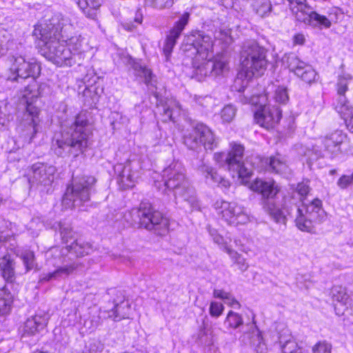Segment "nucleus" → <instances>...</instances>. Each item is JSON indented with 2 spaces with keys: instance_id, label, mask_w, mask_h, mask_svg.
Here are the masks:
<instances>
[{
  "instance_id": "49",
  "label": "nucleus",
  "mask_w": 353,
  "mask_h": 353,
  "mask_svg": "<svg viewBox=\"0 0 353 353\" xmlns=\"http://www.w3.org/2000/svg\"><path fill=\"white\" fill-rule=\"evenodd\" d=\"M43 226V222L39 216L32 218L27 225L28 230H30L33 235H37L38 232L40 231Z\"/></svg>"
},
{
  "instance_id": "23",
  "label": "nucleus",
  "mask_w": 353,
  "mask_h": 353,
  "mask_svg": "<svg viewBox=\"0 0 353 353\" xmlns=\"http://www.w3.org/2000/svg\"><path fill=\"white\" fill-rule=\"evenodd\" d=\"M0 270L1 272L3 281L6 280L11 285L15 280V262L12 256L9 254H5L2 257H0Z\"/></svg>"
},
{
  "instance_id": "56",
  "label": "nucleus",
  "mask_w": 353,
  "mask_h": 353,
  "mask_svg": "<svg viewBox=\"0 0 353 353\" xmlns=\"http://www.w3.org/2000/svg\"><path fill=\"white\" fill-rule=\"evenodd\" d=\"M229 298L224 301L225 303L235 308V309H239L241 307V304L239 303V301L231 294H229Z\"/></svg>"
},
{
  "instance_id": "17",
  "label": "nucleus",
  "mask_w": 353,
  "mask_h": 353,
  "mask_svg": "<svg viewBox=\"0 0 353 353\" xmlns=\"http://www.w3.org/2000/svg\"><path fill=\"white\" fill-rule=\"evenodd\" d=\"M10 70L13 77H9L10 81H17L19 78L25 79L29 77L36 78L40 73L41 67L34 61H27L22 56H13Z\"/></svg>"
},
{
  "instance_id": "2",
  "label": "nucleus",
  "mask_w": 353,
  "mask_h": 353,
  "mask_svg": "<svg viewBox=\"0 0 353 353\" xmlns=\"http://www.w3.org/2000/svg\"><path fill=\"white\" fill-rule=\"evenodd\" d=\"M250 189L262 196L264 210L276 223H285V210L288 215L295 219L297 228L305 232H312L314 223H320L326 219V212L322 208V201L314 199L308 203L302 202L301 205L295 203L294 197L283 198V203H279V185L274 181L256 179L250 185Z\"/></svg>"
},
{
  "instance_id": "15",
  "label": "nucleus",
  "mask_w": 353,
  "mask_h": 353,
  "mask_svg": "<svg viewBox=\"0 0 353 353\" xmlns=\"http://www.w3.org/2000/svg\"><path fill=\"white\" fill-rule=\"evenodd\" d=\"M214 206L217 214L228 225H243L250 221V216L244 208L234 202L218 200Z\"/></svg>"
},
{
  "instance_id": "32",
  "label": "nucleus",
  "mask_w": 353,
  "mask_h": 353,
  "mask_svg": "<svg viewBox=\"0 0 353 353\" xmlns=\"http://www.w3.org/2000/svg\"><path fill=\"white\" fill-rule=\"evenodd\" d=\"M335 110L345 121L349 130L353 132V108L349 103L335 105Z\"/></svg>"
},
{
  "instance_id": "21",
  "label": "nucleus",
  "mask_w": 353,
  "mask_h": 353,
  "mask_svg": "<svg viewBox=\"0 0 353 353\" xmlns=\"http://www.w3.org/2000/svg\"><path fill=\"white\" fill-rule=\"evenodd\" d=\"M119 172V181L125 188H132L140 176V165L137 161H128L124 165L117 166Z\"/></svg>"
},
{
  "instance_id": "60",
  "label": "nucleus",
  "mask_w": 353,
  "mask_h": 353,
  "mask_svg": "<svg viewBox=\"0 0 353 353\" xmlns=\"http://www.w3.org/2000/svg\"><path fill=\"white\" fill-rule=\"evenodd\" d=\"M336 314L339 316L343 315L344 314V310H341L340 308L337 307L336 305L334 307Z\"/></svg>"
},
{
  "instance_id": "9",
  "label": "nucleus",
  "mask_w": 353,
  "mask_h": 353,
  "mask_svg": "<svg viewBox=\"0 0 353 353\" xmlns=\"http://www.w3.org/2000/svg\"><path fill=\"white\" fill-rule=\"evenodd\" d=\"M244 147L236 143H230V150L228 153L216 152L214 160L220 166L232 172L233 177L236 175L246 183L252 174L250 169L245 167L243 161Z\"/></svg>"
},
{
  "instance_id": "6",
  "label": "nucleus",
  "mask_w": 353,
  "mask_h": 353,
  "mask_svg": "<svg viewBox=\"0 0 353 353\" xmlns=\"http://www.w3.org/2000/svg\"><path fill=\"white\" fill-rule=\"evenodd\" d=\"M123 217L129 225L154 230L159 235H164L168 231L169 220L148 201H141L138 208L126 212Z\"/></svg>"
},
{
  "instance_id": "46",
  "label": "nucleus",
  "mask_w": 353,
  "mask_h": 353,
  "mask_svg": "<svg viewBox=\"0 0 353 353\" xmlns=\"http://www.w3.org/2000/svg\"><path fill=\"white\" fill-rule=\"evenodd\" d=\"M10 33L5 28L0 27V54L6 53L8 48V43L11 39Z\"/></svg>"
},
{
  "instance_id": "44",
  "label": "nucleus",
  "mask_w": 353,
  "mask_h": 353,
  "mask_svg": "<svg viewBox=\"0 0 353 353\" xmlns=\"http://www.w3.org/2000/svg\"><path fill=\"white\" fill-rule=\"evenodd\" d=\"M175 0H145V6L154 9L162 10L170 8Z\"/></svg>"
},
{
  "instance_id": "19",
  "label": "nucleus",
  "mask_w": 353,
  "mask_h": 353,
  "mask_svg": "<svg viewBox=\"0 0 353 353\" xmlns=\"http://www.w3.org/2000/svg\"><path fill=\"white\" fill-rule=\"evenodd\" d=\"M55 167L43 163L33 164L29 170L28 181L32 185L48 186L54 180Z\"/></svg>"
},
{
  "instance_id": "26",
  "label": "nucleus",
  "mask_w": 353,
  "mask_h": 353,
  "mask_svg": "<svg viewBox=\"0 0 353 353\" xmlns=\"http://www.w3.org/2000/svg\"><path fill=\"white\" fill-rule=\"evenodd\" d=\"M84 15L91 19H96L99 12L100 0H74Z\"/></svg>"
},
{
  "instance_id": "30",
  "label": "nucleus",
  "mask_w": 353,
  "mask_h": 353,
  "mask_svg": "<svg viewBox=\"0 0 353 353\" xmlns=\"http://www.w3.org/2000/svg\"><path fill=\"white\" fill-rule=\"evenodd\" d=\"M159 112H163L164 121H174V118L180 114L179 103L174 99L168 100L165 103L158 108Z\"/></svg>"
},
{
  "instance_id": "47",
  "label": "nucleus",
  "mask_w": 353,
  "mask_h": 353,
  "mask_svg": "<svg viewBox=\"0 0 353 353\" xmlns=\"http://www.w3.org/2000/svg\"><path fill=\"white\" fill-rule=\"evenodd\" d=\"M190 19V13L184 12L180 19L175 23L174 27L172 28L171 31L174 32V34L176 35V34L181 35L182 31L185 28V26L188 24Z\"/></svg>"
},
{
  "instance_id": "7",
  "label": "nucleus",
  "mask_w": 353,
  "mask_h": 353,
  "mask_svg": "<svg viewBox=\"0 0 353 353\" xmlns=\"http://www.w3.org/2000/svg\"><path fill=\"white\" fill-rule=\"evenodd\" d=\"M164 186L174 192L176 199H181L192 208L198 207L194 190L185 176V169L179 162H172L163 170Z\"/></svg>"
},
{
  "instance_id": "61",
  "label": "nucleus",
  "mask_w": 353,
  "mask_h": 353,
  "mask_svg": "<svg viewBox=\"0 0 353 353\" xmlns=\"http://www.w3.org/2000/svg\"><path fill=\"white\" fill-rule=\"evenodd\" d=\"M6 236L3 235V232H0V243L6 241Z\"/></svg>"
},
{
  "instance_id": "4",
  "label": "nucleus",
  "mask_w": 353,
  "mask_h": 353,
  "mask_svg": "<svg viewBox=\"0 0 353 353\" xmlns=\"http://www.w3.org/2000/svg\"><path fill=\"white\" fill-rule=\"evenodd\" d=\"M90 134L87 114L81 112L61 124V130L52 139V149L60 157H79L85 151Z\"/></svg>"
},
{
  "instance_id": "3",
  "label": "nucleus",
  "mask_w": 353,
  "mask_h": 353,
  "mask_svg": "<svg viewBox=\"0 0 353 353\" xmlns=\"http://www.w3.org/2000/svg\"><path fill=\"white\" fill-rule=\"evenodd\" d=\"M250 189L262 196L264 210L276 223H285V210L288 215L295 219L297 228L305 232H312L314 223H320L326 219V212L322 208V201L314 199L308 203L302 202L301 205L295 203L294 197L283 198V203H279V185L274 181L256 179L250 185Z\"/></svg>"
},
{
  "instance_id": "37",
  "label": "nucleus",
  "mask_w": 353,
  "mask_h": 353,
  "mask_svg": "<svg viewBox=\"0 0 353 353\" xmlns=\"http://www.w3.org/2000/svg\"><path fill=\"white\" fill-rule=\"evenodd\" d=\"M265 97L267 99L269 100L270 103V98L272 99L275 103L279 104H285L289 101L288 89L283 85H279L276 87L272 94L266 93Z\"/></svg>"
},
{
  "instance_id": "25",
  "label": "nucleus",
  "mask_w": 353,
  "mask_h": 353,
  "mask_svg": "<svg viewBox=\"0 0 353 353\" xmlns=\"http://www.w3.org/2000/svg\"><path fill=\"white\" fill-rule=\"evenodd\" d=\"M47 325V319L44 316L35 315L27 319L23 327L22 336H32L43 330Z\"/></svg>"
},
{
  "instance_id": "36",
  "label": "nucleus",
  "mask_w": 353,
  "mask_h": 353,
  "mask_svg": "<svg viewBox=\"0 0 353 353\" xmlns=\"http://www.w3.org/2000/svg\"><path fill=\"white\" fill-rule=\"evenodd\" d=\"M215 40L219 41L222 48L225 49L233 43V38L231 36V30L226 27L221 26L216 29L214 32Z\"/></svg>"
},
{
  "instance_id": "27",
  "label": "nucleus",
  "mask_w": 353,
  "mask_h": 353,
  "mask_svg": "<svg viewBox=\"0 0 353 353\" xmlns=\"http://www.w3.org/2000/svg\"><path fill=\"white\" fill-rule=\"evenodd\" d=\"M128 64L133 70L135 77L142 79L146 85L152 84V81L154 75L150 69L131 57L128 59Z\"/></svg>"
},
{
  "instance_id": "43",
  "label": "nucleus",
  "mask_w": 353,
  "mask_h": 353,
  "mask_svg": "<svg viewBox=\"0 0 353 353\" xmlns=\"http://www.w3.org/2000/svg\"><path fill=\"white\" fill-rule=\"evenodd\" d=\"M21 259L26 267V272H29L37 268L34 254L32 251L26 250L21 254Z\"/></svg>"
},
{
  "instance_id": "11",
  "label": "nucleus",
  "mask_w": 353,
  "mask_h": 353,
  "mask_svg": "<svg viewBox=\"0 0 353 353\" xmlns=\"http://www.w3.org/2000/svg\"><path fill=\"white\" fill-rule=\"evenodd\" d=\"M224 325L228 329L236 330L242 327L243 341L248 339L250 344L254 347L257 353H263L266 350V346L263 342V337L256 323L253 321L243 326V320L239 314L230 310L225 319Z\"/></svg>"
},
{
  "instance_id": "35",
  "label": "nucleus",
  "mask_w": 353,
  "mask_h": 353,
  "mask_svg": "<svg viewBox=\"0 0 353 353\" xmlns=\"http://www.w3.org/2000/svg\"><path fill=\"white\" fill-rule=\"evenodd\" d=\"M102 323L101 311L97 308L91 309L89 312V317L85 320L83 326L90 332L95 330Z\"/></svg>"
},
{
  "instance_id": "58",
  "label": "nucleus",
  "mask_w": 353,
  "mask_h": 353,
  "mask_svg": "<svg viewBox=\"0 0 353 353\" xmlns=\"http://www.w3.org/2000/svg\"><path fill=\"white\" fill-rule=\"evenodd\" d=\"M304 41H305V37L301 34H296L294 37V42L296 44H303L304 43Z\"/></svg>"
},
{
  "instance_id": "29",
  "label": "nucleus",
  "mask_w": 353,
  "mask_h": 353,
  "mask_svg": "<svg viewBox=\"0 0 353 353\" xmlns=\"http://www.w3.org/2000/svg\"><path fill=\"white\" fill-rule=\"evenodd\" d=\"M199 172L205 176L207 181L211 183L221 185L227 188L230 185L228 181L225 180L214 169L209 165L203 163L199 167Z\"/></svg>"
},
{
  "instance_id": "14",
  "label": "nucleus",
  "mask_w": 353,
  "mask_h": 353,
  "mask_svg": "<svg viewBox=\"0 0 353 353\" xmlns=\"http://www.w3.org/2000/svg\"><path fill=\"white\" fill-rule=\"evenodd\" d=\"M183 143L190 150L203 146L205 150H213L217 146V140L212 131L202 123H196L183 135Z\"/></svg>"
},
{
  "instance_id": "48",
  "label": "nucleus",
  "mask_w": 353,
  "mask_h": 353,
  "mask_svg": "<svg viewBox=\"0 0 353 353\" xmlns=\"http://www.w3.org/2000/svg\"><path fill=\"white\" fill-rule=\"evenodd\" d=\"M236 109L231 104L224 106L221 112V119L224 122H231L236 115Z\"/></svg>"
},
{
  "instance_id": "51",
  "label": "nucleus",
  "mask_w": 353,
  "mask_h": 353,
  "mask_svg": "<svg viewBox=\"0 0 353 353\" xmlns=\"http://www.w3.org/2000/svg\"><path fill=\"white\" fill-rule=\"evenodd\" d=\"M208 230L214 242L216 243L217 245L221 246L223 248L224 250L225 251V247H228L225 242L223 237L218 233V231L216 229L212 228L210 225L208 226Z\"/></svg>"
},
{
  "instance_id": "12",
  "label": "nucleus",
  "mask_w": 353,
  "mask_h": 353,
  "mask_svg": "<svg viewBox=\"0 0 353 353\" xmlns=\"http://www.w3.org/2000/svg\"><path fill=\"white\" fill-rule=\"evenodd\" d=\"M182 50L187 56L195 55L196 61L201 59L203 61L213 57V41L209 35L196 31L186 36L183 40Z\"/></svg>"
},
{
  "instance_id": "45",
  "label": "nucleus",
  "mask_w": 353,
  "mask_h": 353,
  "mask_svg": "<svg viewBox=\"0 0 353 353\" xmlns=\"http://www.w3.org/2000/svg\"><path fill=\"white\" fill-rule=\"evenodd\" d=\"M254 7L256 12L261 17H264L272 10L270 0H255Z\"/></svg>"
},
{
  "instance_id": "22",
  "label": "nucleus",
  "mask_w": 353,
  "mask_h": 353,
  "mask_svg": "<svg viewBox=\"0 0 353 353\" xmlns=\"http://www.w3.org/2000/svg\"><path fill=\"white\" fill-rule=\"evenodd\" d=\"M121 300H114V307L108 312V317L112 319L114 321H119L122 319H130L132 313L130 303L128 300L124 299V296L120 292Z\"/></svg>"
},
{
  "instance_id": "41",
  "label": "nucleus",
  "mask_w": 353,
  "mask_h": 353,
  "mask_svg": "<svg viewBox=\"0 0 353 353\" xmlns=\"http://www.w3.org/2000/svg\"><path fill=\"white\" fill-rule=\"evenodd\" d=\"M225 252L234 261V263L238 265L239 269L241 272H245L248 270L249 265L246 262L245 259L240 254L228 247H225Z\"/></svg>"
},
{
  "instance_id": "24",
  "label": "nucleus",
  "mask_w": 353,
  "mask_h": 353,
  "mask_svg": "<svg viewBox=\"0 0 353 353\" xmlns=\"http://www.w3.org/2000/svg\"><path fill=\"white\" fill-rule=\"evenodd\" d=\"M345 139V134L342 131L336 130L324 138V147L331 155H336L341 152V145Z\"/></svg>"
},
{
  "instance_id": "34",
  "label": "nucleus",
  "mask_w": 353,
  "mask_h": 353,
  "mask_svg": "<svg viewBox=\"0 0 353 353\" xmlns=\"http://www.w3.org/2000/svg\"><path fill=\"white\" fill-rule=\"evenodd\" d=\"M267 162L269 163V170L272 172L283 174H286L288 171V166L283 157L280 154L271 157L267 159Z\"/></svg>"
},
{
  "instance_id": "55",
  "label": "nucleus",
  "mask_w": 353,
  "mask_h": 353,
  "mask_svg": "<svg viewBox=\"0 0 353 353\" xmlns=\"http://www.w3.org/2000/svg\"><path fill=\"white\" fill-rule=\"evenodd\" d=\"M309 191L310 188L307 184L301 183L297 185L296 192L301 196V197L307 195Z\"/></svg>"
},
{
  "instance_id": "39",
  "label": "nucleus",
  "mask_w": 353,
  "mask_h": 353,
  "mask_svg": "<svg viewBox=\"0 0 353 353\" xmlns=\"http://www.w3.org/2000/svg\"><path fill=\"white\" fill-rule=\"evenodd\" d=\"M39 112V111L37 108L28 103L25 117L28 124L32 127V133L33 134H35L37 132V126L39 121L38 119Z\"/></svg>"
},
{
  "instance_id": "63",
  "label": "nucleus",
  "mask_w": 353,
  "mask_h": 353,
  "mask_svg": "<svg viewBox=\"0 0 353 353\" xmlns=\"http://www.w3.org/2000/svg\"><path fill=\"white\" fill-rule=\"evenodd\" d=\"M32 353H50V352H48V351H41L39 350H36Z\"/></svg>"
},
{
  "instance_id": "57",
  "label": "nucleus",
  "mask_w": 353,
  "mask_h": 353,
  "mask_svg": "<svg viewBox=\"0 0 353 353\" xmlns=\"http://www.w3.org/2000/svg\"><path fill=\"white\" fill-rule=\"evenodd\" d=\"M230 294V292L219 289H215L213 292V295L215 298L220 299L223 301H225L227 299H230L228 296Z\"/></svg>"
},
{
  "instance_id": "28",
  "label": "nucleus",
  "mask_w": 353,
  "mask_h": 353,
  "mask_svg": "<svg viewBox=\"0 0 353 353\" xmlns=\"http://www.w3.org/2000/svg\"><path fill=\"white\" fill-rule=\"evenodd\" d=\"M352 77L347 73H343L338 77L336 88L337 91L338 98L335 105H343V103H349L346 97L345 92L348 90V84L351 81Z\"/></svg>"
},
{
  "instance_id": "31",
  "label": "nucleus",
  "mask_w": 353,
  "mask_h": 353,
  "mask_svg": "<svg viewBox=\"0 0 353 353\" xmlns=\"http://www.w3.org/2000/svg\"><path fill=\"white\" fill-rule=\"evenodd\" d=\"M66 248H69L68 254L72 257V260L74 257H82L88 255L92 250L90 243L77 240L70 245H66Z\"/></svg>"
},
{
  "instance_id": "62",
  "label": "nucleus",
  "mask_w": 353,
  "mask_h": 353,
  "mask_svg": "<svg viewBox=\"0 0 353 353\" xmlns=\"http://www.w3.org/2000/svg\"><path fill=\"white\" fill-rule=\"evenodd\" d=\"M1 119H3L0 117V132L3 130L4 127V123L1 121Z\"/></svg>"
},
{
  "instance_id": "20",
  "label": "nucleus",
  "mask_w": 353,
  "mask_h": 353,
  "mask_svg": "<svg viewBox=\"0 0 353 353\" xmlns=\"http://www.w3.org/2000/svg\"><path fill=\"white\" fill-rule=\"evenodd\" d=\"M281 110L270 102L261 107L254 114V119L261 126L270 129L279 123L281 118Z\"/></svg>"
},
{
  "instance_id": "1",
  "label": "nucleus",
  "mask_w": 353,
  "mask_h": 353,
  "mask_svg": "<svg viewBox=\"0 0 353 353\" xmlns=\"http://www.w3.org/2000/svg\"><path fill=\"white\" fill-rule=\"evenodd\" d=\"M74 19L61 12H51L34 26L33 36L44 44L43 56L58 66L81 64L83 38L72 34Z\"/></svg>"
},
{
  "instance_id": "59",
  "label": "nucleus",
  "mask_w": 353,
  "mask_h": 353,
  "mask_svg": "<svg viewBox=\"0 0 353 353\" xmlns=\"http://www.w3.org/2000/svg\"><path fill=\"white\" fill-rule=\"evenodd\" d=\"M134 20L136 23H137L139 24L142 23L143 14H142L141 10L140 9L137 10Z\"/></svg>"
},
{
  "instance_id": "10",
  "label": "nucleus",
  "mask_w": 353,
  "mask_h": 353,
  "mask_svg": "<svg viewBox=\"0 0 353 353\" xmlns=\"http://www.w3.org/2000/svg\"><path fill=\"white\" fill-rule=\"evenodd\" d=\"M69 248L65 247H53L46 252L48 263L57 267V269L52 272L43 273L41 276V280L43 281H49L58 279L63 276H67L77 268L75 263L70 265H61L72 261V257L68 254Z\"/></svg>"
},
{
  "instance_id": "50",
  "label": "nucleus",
  "mask_w": 353,
  "mask_h": 353,
  "mask_svg": "<svg viewBox=\"0 0 353 353\" xmlns=\"http://www.w3.org/2000/svg\"><path fill=\"white\" fill-rule=\"evenodd\" d=\"M332 345L326 341L316 343L312 349V353H331Z\"/></svg>"
},
{
  "instance_id": "42",
  "label": "nucleus",
  "mask_w": 353,
  "mask_h": 353,
  "mask_svg": "<svg viewBox=\"0 0 353 353\" xmlns=\"http://www.w3.org/2000/svg\"><path fill=\"white\" fill-rule=\"evenodd\" d=\"M180 35L174 34V32L170 31L169 34L167 36L165 39V45L163 46V53L166 57V59L168 61L169 58L172 52V49L176 45L177 39L179 38Z\"/></svg>"
},
{
  "instance_id": "52",
  "label": "nucleus",
  "mask_w": 353,
  "mask_h": 353,
  "mask_svg": "<svg viewBox=\"0 0 353 353\" xmlns=\"http://www.w3.org/2000/svg\"><path fill=\"white\" fill-rule=\"evenodd\" d=\"M224 310L223 304L219 302H212L210 306V314L213 317L220 316Z\"/></svg>"
},
{
  "instance_id": "16",
  "label": "nucleus",
  "mask_w": 353,
  "mask_h": 353,
  "mask_svg": "<svg viewBox=\"0 0 353 353\" xmlns=\"http://www.w3.org/2000/svg\"><path fill=\"white\" fill-rule=\"evenodd\" d=\"M283 62L298 78L306 83L311 84L316 79L317 73L311 65L301 60L294 53L286 54Z\"/></svg>"
},
{
  "instance_id": "54",
  "label": "nucleus",
  "mask_w": 353,
  "mask_h": 353,
  "mask_svg": "<svg viewBox=\"0 0 353 353\" xmlns=\"http://www.w3.org/2000/svg\"><path fill=\"white\" fill-rule=\"evenodd\" d=\"M198 339L200 342L204 345H209L211 343V339L208 336V331L205 327L201 328L198 334Z\"/></svg>"
},
{
  "instance_id": "13",
  "label": "nucleus",
  "mask_w": 353,
  "mask_h": 353,
  "mask_svg": "<svg viewBox=\"0 0 353 353\" xmlns=\"http://www.w3.org/2000/svg\"><path fill=\"white\" fill-rule=\"evenodd\" d=\"M290 8L296 19L315 27L329 28L334 19L327 17L315 11L307 3L306 0H288Z\"/></svg>"
},
{
  "instance_id": "8",
  "label": "nucleus",
  "mask_w": 353,
  "mask_h": 353,
  "mask_svg": "<svg viewBox=\"0 0 353 353\" xmlns=\"http://www.w3.org/2000/svg\"><path fill=\"white\" fill-rule=\"evenodd\" d=\"M96 182V179L92 176H74L63 196V206L66 209L72 208L89 201Z\"/></svg>"
},
{
  "instance_id": "5",
  "label": "nucleus",
  "mask_w": 353,
  "mask_h": 353,
  "mask_svg": "<svg viewBox=\"0 0 353 353\" xmlns=\"http://www.w3.org/2000/svg\"><path fill=\"white\" fill-rule=\"evenodd\" d=\"M267 53L268 50L256 42L248 41L243 44L241 52V70L235 81L236 84L240 82L243 84L239 92L244 91L253 77H258L264 74L268 65Z\"/></svg>"
},
{
  "instance_id": "38",
  "label": "nucleus",
  "mask_w": 353,
  "mask_h": 353,
  "mask_svg": "<svg viewBox=\"0 0 353 353\" xmlns=\"http://www.w3.org/2000/svg\"><path fill=\"white\" fill-rule=\"evenodd\" d=\"M55 230H59L61 240L63 243H68L70 240L74 238V232L69 223L59 221L55 223L53 225Z\"/></svg>"
},
{
  "instance_id": "33",
  "label": "nucleus",
  "mask_w": 353,
  "mask_h": 353,
  "mask_svg": "<svg viewBox=\"0 0 353 353\" xmlns=\"http://www.w3.org/2000/svg\"><path fill=\"white\" fill-rule=\"evenodd\" d=\"M279 343L283 353H301V348L291 335L281 334Z\"/></svg>"
},
{
  "instance_id": "18",
  "label": "nucleus",
  "mask_w": 353,
  "mask_h": 353,
  "mask_svg": "<svg viewBox=\"0 0 353 353\" xmlns=\"http://www.w3.org/2000/svg\"><path fill=\"white\" fill-rule=\"evenodd\" d=\"M194 67L196 69L197 74L203 76H219L228 70V62L223 54L208 58L201 64L193 62Z\"/></svg>"
},
{
  "instance_id": "40",
  "label": "nucleus",
  "mask_w": 353,
  "mask_h": 353,
  "mask_svg": "<svg viewBox=\"0 0 353 353\" xmlns=\"http://www.w3.org/2000/svg\"><path fill=\"white\" fill-rule=\"evenodd\" d=\"M331 295L333 302H337L345 307L349 300V295L345 288L341 285L334 286L331 290Z\"/></svg>"
},
{
  "instance_id": "64",
  "label": "nucleus",
  "mask_w": 353,
  "mask_h": 353,
  "mask_svg": "<svg viewBox=\"0 0 353 353\" xmlns=\"http://www.w3.org/2000/svg\"><path fill=\"white\" fill-rule=\"evenodd\" d=\"M335 172H336V170H331L330 171V174H332V175H333Z\"/></svg>"
},
{
  "instance_id": "53",
  "label": "nucleus",
  "mask_w": 353,
  "mask_h": 353,
  "mask_svg": "<svg viewBox=\"0 0 353 353\" xmlns=\"http://www.w3.org/2000/svg\"><path fill=\"white\" fill-rule=\"evenodd\" d=\"M337 185L342 189L353 185V173L350 175H343L337 181Z\"/></svg>"
}]
</instances>
